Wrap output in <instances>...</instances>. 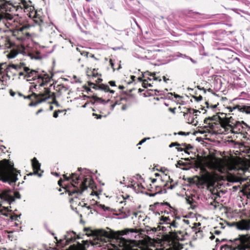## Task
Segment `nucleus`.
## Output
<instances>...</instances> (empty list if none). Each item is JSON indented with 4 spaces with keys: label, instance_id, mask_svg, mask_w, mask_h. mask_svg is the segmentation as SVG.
Returning a JSON list of instances; mask_svg holds the SVG:
<instances>
[{
    "label": "nucleus",
    "instance_id": "nucleus-41",
    "mask_svg": "<svg viewBox=\"0 0 250 250\" xmlns=\"http://www.w3.org/2000/svg\"><path fill=\"white\" fill-rule=\"evenodd\" d=\"M115 105V104H110V105H109V107L110 110H112L114 109Z\"/></svg>",
    "mask_w": 250,
    "mask_h": 250
},
{
    "label": "nucleus",
    "instance_id": "nucleus-53",
    "mask_svg": "<svg viewBox=\"0 0 250 250\" xmlns=\"http://www.w3.org/2000/svg\"><path fill=\"white\" fill-rule=\"evenodd\" d=\"M108 92H109L110 93H114V91L113 90H111L109 89V90H108Z\"/></svg>",
    "mask_w": 250,
    "mask_h": 250
},
{
    "label": "nucleus",
    "instance_id": "nucleus-31",
    "mask_svg": "<svg viewBox=\"0 0 250 250\" xmlns=\"http://www.w3.org/2000/svg\"><path fill=\"white\" fill-rule=\"evenodd\" d=\"M6 210H8V208H5V207H2L0 204V212L3 213V214L5 215V214L3 212V211H6Z\"/></svg>",
    "mask_w": 250,
    "mask_h": 250
},
{
    "label": "nucleus",
    "instance_id": "nucleus-10",
    "mask_svg": "<svg viewBox=\"0 0 250 250\" xmlns=\"http://www.w3.org/2000/svg\"><path fill=\"white\" fill-rule=\"evenodd\" d=\"M188 111L187 113H184V116L187 120V123L191 124L193 125H197L198 121L196 120L197 116V113H200L198 110L193 109H188Z\"/></svg>",
    "mask_w": 250,
    "mask_h": 250
},
{
    "label": "nucleus",
    "instance_id": "nucleus-26",
    "mask_svg": "<svg viewBox=\"0 0 250 250\" xmlns=\"http://www.w3.org/2000/svg\"><path fill=\"white\" fill-rule=\"evenodd\" d=\"M132 186L136 188V187H138V189L139 190H142V189H144L145 188L144 186L141 184H138V183H135L134 184L132 185Z\"/></svg>",
    "mask_w": 250,
    "mask_h": 250
},
{
    "label": "nucleus",
    "instance_id": "nucleus-13",
    "mask_svg": "<svg viewBox=\"0 0 250 250\" xmlns=\"http://www.w3.org/2000/svg\"><path fill=\"white\" fill-rule=\"evenodd\" d=\"M236 228L240 230L250 229V219L242 220L236 223Z\"/></svg>",
    "mask_w": 250,
    "mask_h": 250
},
{
    "label": "nucleus",
    "instance_id": "nucleus-29",
    "mask_svg": "<svg viewBox=\"0 0 250 250\" xmlns=\"http://www.w3.org/2000/svg\"><path fill=\"white\" fill-rule=\"evenodd\" d=\"M143 87H144L145 88H146L148 86H149V87L151 86V84H150V83H147L146 80H145L143 81Z\"/></svg>",
    "mask_w": 250,
    "mask_h": 250
},
{
    "label": "nucleus",
    "instance_id": "nucleus-43",
    "mask_svg": "<svg viewBox=\"0 0 250 250\" xmlns=\"http://www.w3.org/2000/svg\"><path fill=\"white\" fill-rule=\"evenodd\" d=\"M146 140V138H145L144 139H143L142 140H141L138 144V145H142L143 143H144Z\"/></svg>",
    "mask_w": 250,
    "mask_h": 250
},
{
    "label": "nucleus",
    "instance_id": "nucleus-22",
    "mask_svg": "<svg viewBox=\"0 0 250 250\" xmlns=\"http://www.w3.org/2000/svg\"><path fill=\"white\" fill-rule=\"evenodd\" d=\"M49 93V89L47 88H44V92L43 93L40 94L41 96L43 98L42 101H44L50 97Z\"/></svg>",
    "mask_w": 250,
    "mask_h": 250
},
{
    "label": "nucleus",
    "instance_id": "nucleus-28",
    "mask_svg": "<svg viewBox=\"0 0 250 250\" xmlns=\"http://www.w3.org/2000/svg\"><path fill=\"white\" fill-rule=\"evenodd\" d=\"M162 206H163V207L166 206V208H167L168 209V210H165V211H164L165 213H168L169 211H170V207L169 206L168 203H166L163 204L162 205Z\"/></svg>",
    "mask_w": 250,
    "mask_h": 250
},
{
    "label": "nucleus",
    "instance_id": "nucleus-60",
    "mask_svg": "<svg viewBox=\"0 0 250 250\" xmlns=\"http://www.w3.org/2000/svg\"><path fill=\"white\" fill-rule=\"evenodd\" d=\"M190 60L192 62H193V63H195V61H194V60H193L192 59H190Z\"/></svg>",
    "mask_w": 250,
    "mask_h": 250
},
{
    "label": "nucleus",
    "instance_id": "nucleus-27",
    "mask_svg": "<svg viewBox=\"0 0 250 250\" xmlns=\"http://www.w3.org/2000/svg\"><path fill=\"white\" fill-rule=\"evenodd\" d=\"M145 75H150V76H153V79L154 80H159V81H161V80L160 79H158V78L157 77H155V73L154 72L153 73H150V72H149L148 71H147V72H145L144 73Z\"/></svg>",
    "mask_w": 250,
    "mask_h": 250
},
{
    "label": "nucleus",
    "instance_id": "nucleus-32",
    "mask_svg": "<svg viewBox=\"0 0 250 250\" xmlns=\"http://www.w3.org/2000/svg\"><path fill=\"white\" fill-rule=\"evenodd\" d=\"M187 202L188 204L192 205L193 203V199L192 198L188 197L187 198Z\"/></svg>",
    "mask_w": 250,
    "mask_h": 250
},
{
    "label": "nucleus",
    "instance_id": "nucleus-36",
    "mask_svg": "<svg viewBox=\"0 0 250 250\" xmlns=\"http://www.w3.org/2000/svg\"><path fill=\"white\" fill-rule=\"evenodd\" d=\"M98 101H99V102H100L101 103H103V104L107 103L110 101V100H108L105 102L104 100H103L102 99H101V98H99L98 99Z\"/></svg>",
    "mask_w": 250,
    "mask_h": 250
},
{
    "label": "nucleus",
    "instance_id": "nucleus-35",
    "mask_svg": "<svg viewBox=\"0 0 250 250\" xmlns=\"http://www.w3.org/2000/svg\"><path fill=\"white\" fill-rule=\"evenodd\" d=\"M99 206L101 208L103 209L104 211L108 210L109 208L106 207L104 205H100Z\"/></svg>",
    "mask_w": 250,
    "mask_h": 250
},
{
    "label": "nucleus",
    "instance_id": "nucleus-37",
    "mask_svg": "<svg viewBox=\"0 0 250 250\" xmlns=\"http://www.w3.org/2000/svg\"><path fill=\"white\" fill-rule=\"evenodd\" d=\"M60 112V110H58V111H55L53 113V117L54 118H57L58 117V113Z\"/></svg>",
    "mask_w": 250,
    "mask_h": 250
},
{
    "label": "nucleus",
    "instance_id": "nucleus-55",
    "mask_svg": "<svg viewBox=\"0 0 250 250\" xmlns=\"http://www.w3.org/2000/svg\"><path fill=\"white\" fill-rule=\"evenodd\" d=\"M138 80H139L140 82H142V81H143H143H144V80H143V79H142V78L141 77H139V78H138Z\"/></svg>",
    "mask_w": 250,
    "mask_h": 250
},
{
    "label": "nucleus",
    "instance_id": "nucleus-21",
    "mask_svg": "<svg viewBox=\"0 0 250 250\" xmlns=\"http://www.w3.org/2000/svg\"><path fill=\"white\" fill-rule=\"evenodd\" d=\"M169 179V177H167V175H164L163 177H161L160 181L162 183L160 184V187H166L168 184V179Z\"/></svg>",
    "mask_w": 250,
    "mask_h": 250
},
{
    "label": "nucleus",
    "instance_id": "nucleus-1",
    "mask_svg": "<svg viewBox=\"0 0 250 250\" xmlns=\"http://www.w3.org/2000/svg\"><path fill=\"white\" fill-rule=\"evenodd\" d=\"M94 237L92 245L98 247H107V250H151L147 247H142L136 245L132 239L135 238L139 231L136 229H125L115 233L109 228L106 229L90 230Z\"/></svg>",
    "mask_w": 250,
    "mask_h": 250
},
{
    "label": "nucleus",
    "instance_id": "nucleus-6",
    "mask_svg": "<svg viewBox=\"0 0 250 250\" xmlns=\"http://www.w3.org/2000/svg\"><path fill=\"white\" fill-rule=\"evenodd\" d=\"M232 242L230 248L232 250H250V235H239Z\"/></svg>",
    "mask_w": 250,
    "mask_h": 250
},
{
    "label": "nucleus",
    "instance_id": "nucleus-39",
    "mask_svg": "<svg viewBox=\"0 0 250 250\" xmlns=\"http://www.w3.org/2000/svg\"><path fill=\"white\" fill-rule=\"evenodd\" d=\"M109 84L112 86H115L116 85L115 82L114 81H109Z\"/></svg>",
    "mask_w": 250,
    "mask_h": 250
},
{
    "label": "nucleus",
    "instance_id": "nucleus-12",
    "mask_svg": "<svg viewBox=\"0 0 250 250\" xmlns=\"http://www.w3.org/2000/svg\"><path fill=\"white\" fill-rule=\"evenodd\" d=\"M227 167L228 169L229 170H239L241 172L244 173V174H246V173L247 172H249L246 169H242L240 168L238 161L234 159L231 160L230 161H229L227 164Z\"/></svg>",
    "mask_w": 250,
    "mask_h": 250
},
{
    "label": "nucleus",
    "instance_id": "nucleus-15",
    "mask_svg": "<svg viewBox=\"0 0 250 250\" xmlns=\"http://www.w3.org/2000/svg\"><path fill=\"white\" fill-rule=\"evenodd\" d=\"M83 244L78 243L76 245H73L70 246L69 250H86L85 249L88 246L87 241H83Z\"/></svg>",
    "mask_w": 250,
    "mask_h": 250
},
{
    "label": "nucleus",
    "instance_id": "nucleus-30",
    "mask_svg": "<svg viewBox=\"0 0 250 250\" xmlns=\"http://www.w3.org/2000/svg\"><path fill=\"white\" fill-rule=\"evenodd\" d=\"M13 196L14 199H20L21 198L20 194L18 192H13Z\"/></svg>",
    "mask_w": 250,
    "mask_h": 250
},
{
    "label": "nucleus",
    "instance_id": "nucleus-38",
    "mask_svg": "<svg viewBox=\"0 0 250 250\" xmlns=\"http://www.w3.org/2000/svg\"><path fill=\"white\" fill-rule=\"evenodd\" d=\"M179 135H188L189 134V132L186 133L185 132L180 131L178 133Z\"/></svg>",
    "mask_w": 250,
    "mask_h": 250
},
{
    "label": "nucleus",
    "instance_id": "nucleus-50",
    "mask_svg": "<svg viewBox=\"0 0 250 250\" xmlns=\"http://www.w3.org/2000/svg\"><path fill=\"white\" fill-rule=\"evenodd\" d=\"M42 109H41L39 110L37 112L36 114H39L40 113H41V112H42Z\"/></svg>",
    "mask_w": 250,
    "mask_h": 250
},
{
    "label": "nucleus",
    "instance_id": "nucleus-2",
    "mask_svg": "<svg viewBox=\"0 0 250 250\" xmlns=\"http://www.w3.org/2000/svg\"><path fill=\"white\" fill-rule=\"evenodd\" d=\"M206 167L210 169L218 170L220 173H225V165L221 159L210 160L205 165L201 162L197 164V167L199 168L201 170V181L209 186H212L216 181V178L213 174L207 170Z\"/></svg>",
    "mask_w": 250,
    "mask_h": 250
},
{
    "label": "nucleus",
    "instance_id": "nucleus-47",
    "mask_svg": "<svg viewBox=\"0 0 250 250\" xmlns=\"http://www.w3.org/2000/svg\"><path fill=\"white\" fill-rule=\"evenodd\" d=\"M169 110L170 111H171L172 112H173V113H175V108H170L169 109Z\"/></svg>",
    "mask_w": 250,
    "mask_h": 250
},
{
    "label": "nucleus",
    "instance_id": "nucleus-62",
    "mask_svg": "<svg viewBox=\"0 0 250 250\" xmlns=\"http://www.w3.org/2000/svg\"><path fill=\"white\" fill-rule=\"evenodd\" d=\"M86 208H87V209H89L91 208V207L90 206H87L86 207Z\"/></svg>",
    "mask_w": 250,
    "mask_h": 250
},
{
    "label": "nucleus",
    "instance_id": "nucleus-52",
    "mask_svg": "<svg viewBox=\"0 0 250 250\" xmlns=\"http://www.w3.org/2000/svg\"><path fill=\"white\" fill-rule=\"evenodd\" d=\"M163 80L165 82H167V80H168V79H167L165 76L163 77Z\"/></svg>",
    "mask_w": 250,
    "mask_h": 250
},
{
    "label": "nucleus",
    "instance_id": "nucleus-7",
    "mask_svg": "<svg viewBox=\"0 0 250 250\" xmlns=\"http://www.w3.org/2000/svg\"><path fill=\"white\" fill-rule=\"evenodd\" d=\"M21 6L24 7V12L25 13L29 18L33 19L35 23L40 26H43L44 22L41 17H38L37 12L35 10L33 6L31 5L30 1H26L25 0H21Z\"/></svg>",
    "mask_w": 250,
    "mask_h": 250
},
{
    "label": "nucleus",
    "instance_id": "nucleus-49",
    "mask_svg": "<svg viewBox=\"0 0 250 250\" xmlns=\"http://www.w3.org/2000/svg\"><path fill=\"white\" fill-rule=\"evenodd\" d=\"M202 99V97L200 96L199 97L197 98V101H200V100H201Z\"/></svg>",
    "mask_w": 250,
    "mask_h": 250
},
{
    "label": "nucleus",
    "instance_id": "nucleus-3",
    "mask_svg": "<svg viewBox=\"0 0 250 250\" xmlns=\"http://www.w3.org/2000/svg\"><path fill=\"white\" fill-rule=\"evenodd\" d=\"M63 176L65 180L71 179L72 181L71 187L67 190L69 195L72 196V197L70 199V202L73 204H75V205L78 204V206H81L82 207H86V204L85 203L82 204L80 201L78 203L77 199V196L81 195L82 192L87 188V179L85 178L79 188L76 186V184L79 183L80 178L76 174L72 173L70 177H67L65 174H64Z\"/></svg>",
    "mask_w": 250,
    "mask_h": 250
},
{
    "label": "nucleus",
    "instance_id": "nucleus-56",
    "mask_svg": "<svg viewBox=\"0 0 250 250\" xmlns=\"http://www.w3.org/2000/svg\"><path fill=\"white\" fill-rule=\"evenodd\" d=\"M10 94L12 96H14L15 95V93L14 92L11 91L10 92Z\"/></svg>",
    "mask_w": 250,
    "mask_h": 250
},
{
    "label": "nucleus",
    "instance_id": "nucleus-64",
    "mask_svg": "<svg viewBox=\"0 0 250 250\" xmlns=\"http://www.w3.org/2000/svg\"><path fill=\"white\" fill-rule=\"evenodd\" d=\"M180 97V96H179V95H176L175 96V97H176V98H177V97Z\"/></svg>",
    "mask_w": 250,
    "mask_h": 250
},
{
    "label": "nucleus",
    "instance_id": "nucleus-57",
    "mask_svg": "<svg viewBox=\"0 0 250 250\" xmlns=\"http://www.w3.org/2000/svg\"><path fill=\"white\" fill-rule=\"evenodd\" d=\"M214 238V236L212 235L210 237V239L211 240H213V239Z\"/></svg>",
    "mask_w": 250,
    "mask_h": 250
},
{
    "label": "nucleus",
    "instance_id": "nucleus-11",
    "mask_svg": "<svg viewBox=\"0 0 250 250\" xmlns=\"http://www.w3.org/2000/svg\"><path fill=\"white\" fill-rule=\"evenodd\" d=\"M0 198L10 204L14 201L13 191L11 190H4L0 193Z\"/></svg>",
    "mask_w": 250,
    "mask_h": 250
},
{
    "label": "nucleus",
    "instance_id": "nucleus-20",
    "mask_svg": "<svg viewBox=\"0 0 250 250\" xmlns=\"http://www.w3.org/2000/svg\"><path fill=\"white\" fill-rule=\"evenodd\" d=\"M32 164L34 170L37 172L40 169L41 165L36 158L32 160Z\"/></svg>",
    "mask_w": 250,
    "mask_h": 250
},
{
    "label": "nucleus",
    "instance_id": "nucleus-24",
    "mask_svg": "<svg viewBox=\"0 0 250 250\" xmlns=\"http://www.w3.org/2000/svg\"><path fill=\"white\" fill-rule=\"evenodd\" d=\"M18 54V52L17 50H12L7 55V57L9 59H13V58H14L15 57H16Z\"/></svg>",
    "mask_w": 250,
    "mask_h": 250
},
{
    "label": "nucleus",
    "instance_id": "nucleus-59",
    "mask_svg": "<svg viewBox=\"0 0 250 250\" xmlns=\"http://www.w3.org/2000/svg\"><path fill=\"white\" fill-rule=\"evenodd\" d=\"M157 181V179H153L152 180V182L153 183H154L155 181Z\"/></svg>",
    "mask_w": 250,
    "mask_h": 250
},
{
    "label": "nucleus",
    "instance_id": "nucleus-45",
    "mask_svg": "<svg viewBox=\"0 0 250 250\" xmlns=\"http://www.w3.org/2000/svg\"><path fill=\"white\" fill-rule=\"evenodd\" d=\"M109 62H110V65H111V67H113V66H114V63H113V62H112V60H111V59H110V60Z\"/></svg>",
    "mask_w": 250,
    "mask_h": 250
},
{
    "label": "nucleus",
    "instance_id": "nucleus-42",
    "mask_svg": "<svg viewBox=\"0 0 250 250\" xmlns=\"http://www.w3.org/2000/svg\"><path fill=\"white\" fill-rule=\"evenodd\" d=\"M93 115L96 116L97 119H100L102 117V116L101 115H98L97 114H96L95 113H93Z\"/></svg>",
    "mask_w": 250,
    "mask_h": 250
},
{
    "label": "nucleus",
    "instance_id": "nucleus-46",
    "mask_svg": "<svg viewBox=\"0 0 250 250\" xmlns=\"http://www.w3.org/2000/svg\"><path fill=\"white\" fill-rule=\"evenodd\" d=\"M176 149L178 151H182L183 150V149L181 147H177Z\"/></svg>",
    "mask_w": 250,
    "mask_h": 250
},
{
    "label": "nucleus",
    "instance_id": "nucleus-9",
    "mask_svg": "<svg viewBox=\"0 0 250 250\" xmlns=\"http://www.w3.org/2000/svg\"><path fill=\"white\" fill-rule=\"evenodd\" d=\"M208 121H213L214 123L215 122H218L223 127H226L227 126H231V125L230 124V119L226 118L224 119V117H221L218 115H215L212 117H208L206 118L204 120V122L206 124H210V123H208Z\"/></svg>",
    "mask_w": 250,
    "mask_h": 250
},
{
    "label": "nucleus",
    "instance_id": "nucleus-19",
    "mask_svg": "<svg viewBox=\"0 0 250 250\" xmlns=\"http://www.w3.org/2000/svg\"><path fill=\"white\" fill-rule=\"evenodd\" d=\"M235 108H237L239 110L240 112H245L247 114H250V106H240V105H237Z\"/></svg>",
    "mask_w": 250,
    "mask_h": 250
},
{
    "label": "nucleus",
    "instance_id": "nucleus-54",
    "mask_svg": "<svg viewBox=\"0 0 250 250\" xmlns=\"http://www.w3.org/2000/svg\"><path fill=\"white\" fill-rule=\"evenodd\" d=\"M102 79H101V78H98V79H97V82H99H99H102Z\"/></svg>",
    "mask_w": 250,
    "mask_h": 250
},
{
    "label": "nucleus",
    "instance_id": "nucleus-63",
    "mask_svg": "<svg viewBox=\"0 0 250 250\" xmlns=\"http://www.w3.org/2000/svg\"><path fill=\"white\" fill-rule=\"evenodd\" d=\"M123 88V86H119V88H120V89H122Z\"/></svg>",
    "mask_w": 250,
    "mask_h": 250
},
{
    "label": "nucleus",
    "instance_id": "nucleus-34",
    "mask_svg": "<svg viewBox=\"0 0 250 250\" xmlns=\"http://www.w3.org/2000/svg\"><path fill=\"white\" fill-rule=\"evenodd\" d=\"M239 126H241V124L240 122H237L236 123V124L235 125V126L233 128V129L234 130V129H237L238 127H239Z\"/></svg>",
    "mask_w": 250,
    "mask_h": 250
},
{
    "label": "nucleus",
    "instance_id": "nucleus-40",
    "mask_svg": "<svg viewBox=\"0 0 250 250\" xmlns=\"http://www.w3.org/2000/svg\"><path fill=\"white\" fill-rule=\"evenodd\" d=\"M179 145L178 144V143H171L170 145H169V147H171L173 146H179Z\"/></svg>",
    "mask_w": 250,
    "mask_h": 250
},
{
    "label": "nucleus",
    "instance_id": "nucleus-48",
    "mask_svg": "<svg viewBox=\"0 0 250 250\" xmlns=\"http://www.w3.org/2000/svg\"><path fill=\"white\" fill-rule=\"evenodd\" d=\"M62 182V179H60L59 181H58V184L60 186H62V185H61V183Z\"/></svg>",
    "mask_w": 250,
    "mask_h": 250
},
{
    "label": "nucleus",
    "instance_id": "nucleus-51",
    "mask_svg": "<svg viewBox=\"0 0 250 250\" xmlns=\"http://www.w3.org/2000/svg\"><path fill=\"white\" fill-rule=\"evenodd\" d=\"M214 233L216 234H219L220 233V231H218V230H215Z\"/></svg>",
    "mask_w": 250,
    "mask_h": 250
},
{
    "label": "nucleus",
    "instance_id": "nucleus-58",
    "mask_svg": "<svg viewBox=\"0 0 250 250\" xmlns=\"http://www.w3.org/2000/svg\"><path fill=\"white\" fill-rule=\"evenodd\" d=\"M153 231H156L157 230V229L156 228H153L152 229Z\"/></svg>",
    "mask_w": 250,
    "mask_h": 250
},
{
    "label": "nucleus",
    "instance_id": "nucleus-18",
    "mask_svg": "<svg viewBox=\"0 0 250 250\" xmlns=\"http://www.w3.org/2000/svg\"><path fill=\"white\" fill-rule=\"evenodd\" d=\"M81 55H83L84 57L83 59H82V58H79L77 60V63L78 64H79V65L81 67H83L84 66V62L85 61V60H87V58L88 57V52H84L83 53H81Z\"/></svg>",
    "mask_w": 250,
    "mask_h": 250
},
{
    "label": "nucleus",
    "instance_id": "nucleus-4",
    "mask_svg": "<svg viewBox=\"0 0 250 250\" xmlns=\"http://www.w3.org/2000/svg\"><path fill=\"white\" fill-rule=\"evenodd\" d=\"M18 173L19 171L9 160L4 159L0 161V180L9 185L14 184L18 180Z\"/></svg>",
    "mask_w": 250,
    "mask_h": 250
},
{
    "label": "nucleus",
    "instance_id": "nucleus-14",
    "mask_svg": "<svg viewBox=\"0 0 250 250\" xmlns=\"http://www.w3.org/2000/svg\"><path fill=\"white\" fill-rule=\"evenodd\" d=\"M161 218V220H163L164 222L166 223V225H168L167 227L169 228L171 232L175 231V229L177 228L178 225L175 220H173L170 223L168 222L170 220L168 217L162 216Z\"/></svg>",
    "mask_w": 250,
    "mask_h": 250
},
{
    "label": "nucleus",
    "instance_id": "nucleus-5",
    "mask_svg": "<svg viewBox=\"0 0 250 250\" xmlns=\"http://www.w3.org/2000/svg\"><path fill=\"white\" fill-rule=\"evenodd\" d=\"M25 72L27 73L26 77L28 78V81H37L38 84H35L34 87L36 88L37 86H44L51 80L50 76L47 74H39L37 71L31 70L26 67L24 68Z\"/></svg>",
    "mask_w": 250,
    "mask_h": 250
},
{
    "label": "nucleus",
    "instance_id": "nucleus-23",
    "mask_svg": "<svg viewBox=\"0 0 250 250\" xmlns=\"http://www.w3.org/2000/svg\"><path fill=\"white\" fill-rule=\"evenodd\" d=\"M176 166L177 167H180L183 169H187V168L186 167L187 166V164L181 160L177 162Z\"/></svg>",
    "mask_w": 250,
    "mask_h": 250
},
{
    "label": "nucleus",
    "instance_id": "nucleus-44",
    "mask_svg": "<svg viewBox=\"0 0 250 250\" xmlns=\"http://www.w3.org/2000/svg\"><path fill=\"white\" fill-rule=\"evenodd\" d=\"M192 148V146H191V145H187V146H186V148L187 149H190V148Z\"/></svg>",
    "mask_w": 250,
    "mask_h": 250
},
{
    "label": "nucleus",
    "instance_id": "nucleus-16",
    "mask_svg": "<svg viewBox=\"0 0 250 250\" xmlns=\"http://www.w3.org/2000/svg\"><path fill=\"white\" fill-rule=\"evenodd\" d=\"M80 238V237L77 235V238L79 239ZM76 239V234L73 231L68 233L67 235L65 236L66 242L67 243H70L74 241Z\"/></svg>",
    "mask_w": 250,
    "mask_h": 250
},
{
    "label": "nucleus",
    "instance_id": "nucleus-17",
    "mask_svg": "<svg viewBox=\"0 0 250 250\" xmlns=\"http://www.w3.org/2000/svg\"><path fill=\"white\" fill-rule=\"evenodd\" d=\"M89 85L90 86L93 85V86L92 87L93 88L100 89L104 91L105 92H108V90H109V86L104 84H102L98 86H96L94 83H89Z\"/></svg>",
    "mask_w": 250,
    "mask_h": 250
},
{
    "label": "nucleus",
    "instance_id": "nucleus-33",
    "mask_svg": "<svg viewBox=\"0 0 250 250\" xmlns=\"http://www.w3.org/2000/svg\"><path fill=\"white\" fill-rule=\"evenodd\" d=\"M89 75L90 76V75ZM91 75L92 76V77H93L94 78H96L98 75V73L97 72H95V70L94 69L92 72V74Z\"/></svg>",
    "mask_w": 250,
    "mask_h": 250
},
{
    "label": "nucleus",
    "instance_id": "nucleus-25",
    "mask_svg": "<svg viewBox=\"0 0 250 250\" xmlns=\"http://www.w3.org/2000/svg\"><path fill=\"white\" fill-rule=\"evenodd\" d=\"M57 88L58 89H57V90L59 91L61 93L62 92H65L67 90V88L66 86L62 85H58Z\"/></svg>",
    "mask_w": 250,
    "mask_h": 250
},
{
    "label": "nucleus",
    "instance_id": "nucleus-8",
    "mask_svg": "<svg viewBox=\"0 0 250 250\" xmlns=\"http://www.w3.org/2000/svg\"><path fill=\"white\" fill-rule=\"evenodd\" d=\"M16 2L18 3V4L14 5L9 2L2 1L0 4V9L6 12H9L11 13H14L18 10L24 11V7L21 6L22 5L21 0H17Z\"/></svg>",
    "mask_w": 250,
    "mask_h": 250
},
{
    "label": "nucleus",
    "instance_id": "nucleus-61",
    "mask_svg": "<svg viewBox=\"0 0 250 250\" xmlns=\"http://www.w3.org/2000/svg\"><path fill=\"white\" fill-rule=\"evenodd\" d=\"M84 230L85 231H87L88 230H89V229H86V228H85V229H84Z\"/></svg>",
    "mask_w": 250,
    "mask_h": 250
}]
</instances>
